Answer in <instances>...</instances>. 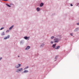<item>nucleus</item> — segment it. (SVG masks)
<instances>
[{"label":"nucleus","instance_id":"nucleus-4","mask_svg":"<svg viewBox=\"0 0 79 79\" xmlns=\"http://www.w3.org/2000/svg\"><path fill=\"white\" fill-rule=\"evenodd\" d=\"M19 66H16V68H19V67H20L21 66V64H18Z\"/></svg>","mask_w":79,"mask_h":79},{"label":"nucleus","instance_id":"nucleus-2","mask_svg":"<svg viewBox=\"0 0 79 79\" xmlns=\"http://www.w3.org/2000/svg\"><path fill=\"white\" fill-rule=\"evenodd\" d=\"M54 42H58V39L55 38L54 40Z\"/></svg>","mask_w":79,"mask_h":79},{"label":"nucleus","instance_id":"nucleus-7","mask_svg":"<svg viewBox=\"0 0 79 79\" xmlns=\"http://www.w3.org/2000/svg\"><path fill=\"white\" fill-rule=\"evenodd\" d=\"M60 47L59 46H58L56 47L55 49H58L59 48H60Z\"/></svg>","mask_w":79,"mask_h":79},{"label":"nucleus","instance_id":"nucleus-20","mask_svg":"<svg viewBox=\"0 0 79 79\" xmlns=\"http://www.w3.org/2000/svg\"><path fill=\"white\" fill-rule=\"evenodd\" d=\"M4 29V27H2V28H1L0 29V30H2V29Z\"/></svg>","mask_w":79,"mask_h":79},{"label":"nucleus","instance_id":"nucleus-23","mask_svg":"<svg viewBox=\"0 0 79 79\" xmlns=\"http://www.w3.org/2000/svg\"><path fill=\"white\" fill-rule=\"evenodd\" d=\"M51 44H53V41H51Z\"/></svg>","mask_w":79,"mask_h":79},{"label":"nucleus","instance_id":"nucleus-1","mask_svg":"<svg viewBox=\"0 0 79 79\" xmlns=\"http://www.w3.org/2000/svg\"><path fill=\"white\" fill-rule=\"evenodd\" d=\"M23 69L21 68L19 69H17V71H16V72H17V73H19V72H20V71H23Z\"/></svg>","mask_w":79,"mask_h":79},{"label":"nucleus","instance_id":"nucleus-19","mask_svg":"<svg viewBox=\"0 0 79 79\" xmlns=\"http://www.w3.org/2000/svg\"><path fill=\"white\" fill-rule=\"evenodd\" d=\"M54 36H52V37H51V39H53L54 38Z\"/></svg>","mask_w":79,"mask_h":79},{"label":"nucleus","instance_id":"nucleus-3","mask_svg":"<svg viewBox=\"0 0 79 79\" xmlns=\"http://www.w3.org/2000/svg\"><path fill=\"white\" fill-rule=\"evenodd\" d=\"M10 35H8L7 37H5L4 39H5L6 40L7 39H9L10 38Z\"/></svg>","mask_w":79,"mask_h":79},{"label":"nucleus","instance_id":"nucleus-15","mask_svg":"<svg viewBox=\"0 0 79 79\" xmlns=\"http://www.w3.org/2000/svg\"><path fill=\"white\" fill-rule=\"evenodd\" d=\"M57 57H58V56H56L55 58V60H55V61L56 60V59L57 58Z\"/></svg>","mask_w":79,"mask_h":79},{"label":"nucleus","instance_id":"nucleus-5","mask_svg":"<svg viewBox=\"0 0 79 79\" xmlns=\"http://www.w3.org/2000/svg\"><path fill=\"white\" fill-rule=\"evenodd\" d=\"M30 48H31V47L29 46H28L27 47V48L26 49V50H29V49Z\"/></svg>","mask_w":79,"mask_h":79},{"label":"nucleus","instance_id":"nucleus-11","mask_svg":"<svg viewBox=\"0 0 79 79\" xmlns=\"http://www.w3.org/2000/svg\"><path fill=\"white\" fill-rule=\"evenodd\" d=\"M37 11H40V9L39 8V7L37 8Z\"/></svg>","mask_w":79,"mask_h":79},{"label":"nucleus","instance_id":"nucleus-21","mask_svg":"<svg viewBox=\"0 0 79 79\" xmlns=\"http://www.w3.org/2000/svg\"><path fill=\"white\" fill-rule=\"evenodd\" d=\"M9 30H7L6 31V32H9Z\"/></svg>","mask_w":79,"mask_h":79},{"label":"nucleus","instance_id":"nucleus-26","mask_svg":"<svg viewBox=\"0 0 79 79\" xmlns=\"http://www.w3.org/2000/svg\"><path fill=\"white\" fill-rule=\"evenodd\" d=\"M70 5H71V6H73V4H71Z\"/></svg>","mask_w":79,"mask_h":79},{"label":"nucleus","instance_id":"nucleus-14","mask_svg":"<svg viewBox=\"0 0 79 79\" xmlns=\"http://www.w3.org/2000/svg\"><path fill=\"white\" fill-rule=\"evenodd\" d=\"M6 5H7V6H8V7H11V6L8 4H6Z\"/></svg>","mask_w":79,"mask_h":79},{"label":"nucleus","instance_id":"nucleus-10","mask_svg":"<svg viewBox=\"0 0 79 79\" xmlns=\"http://www.w3.org/2000/svg\"><path fill=\"white\" fill-rule=\"evenodd\" d=\"M28 71L27 70H24L23 71V73H28Z\"/></svg>","mask_w":79,"mask_h":79},{"label":"nucleus","instance_id":"nucleus-28","mask_svg":"<svg viewBox=\"0 0 79 79\" xmlns=\"http://www.w3.org/2000/svg\"><path fill=\"white\" fill-rule=\"evenodd\" d=\"M18 57H19V56H18Z\"/></svg>","mask_w":79,"mask_h":79},{"label":"nucleus","instance_id":"nucleus-8","mask_svg":"<svg viewBox=\"0 0 79 79\" xmlns=\"http://www.w3.org/2000/svg\"><path fill=\"white\" fill-rule=\"evenodd\" d=\"M43 5H44V3H41L40 4V6L41 7H42L43 6Z\"/></svg>","mask_w":79,"mask_h":79},{"label":"nucleus","instance_id":"nucleus-22","mask_svg":"<svg viewBox=\"0 0 79 79\" xmlns=\"http://www.w3.org/2000/svg\"><path fill=\"white\" fill-rule=\"evenodd\" d=\"M3 1H5V2H6L8 1V0H3Z\"/></svg>","mask_w":79,"mask_h":79},{"label":"nucleus","instance_id":"nucleus-16","mask_svg":"<svg viewBox=\"0 0 79 79\" xmlns=\"http://www.w3.org/2000/svg\"><path fill=\"white\" fill-rule=\"evenodd\" d=\"M24 39H26V40H27V37L25 36L24 37Z\"/></svg>","mask_w":79,"mask_h":79},{"label":"nucleus","instance_id":"nucleus-6","mask_svg":"<svg viewBox=\"0 0 79 79\" xmlns=\"http://www.w3.org/2000/svg\"><path fill=\"white\" fill-rule=\"evenodd\" d=\"M13 27H14V26L12 25L9 29V30H11L12 29V28H13Z\"/></svg>","mask_w":79,"mask_h":79},{"label":"nucleus","instance_id":"nucleus-9","mask_svg":"<svg viewBox=\"0 0 79 79\" xmlns=\"http://www.w3.org/2000/svg\"><path fill=\"white\" fill-rule=\"evenodd\" d=\"M55 47H56V44H53L52 45V47L54 48H55Z\"/></svg>","mask_w":79,"mask_h":79},{"label":"nucleus","instance_id":"nucleus-12","mask_svg":"<svg viewBox=\"0 0 79 79\" xmlns=\"http://www.w3.org/2000/svg\"><path fill=\"white\" fill-rule=\"evenodd\" d=\"M1 35H5V33H4V32H2V33Z\"/></svg>","mask_w":79,"mask_h":79},{"label":"nucleus","instance_id":"nucleus-13","mask_svg":"<svg viewBox=\"0 0 79 79\" xmlns=\"http://www.w3.org/2000/svg\"><path fill=\"white\" fill-rule=\"evenodd\" d=\"M44 45H45V44H42L40 46V47H44Z\"/></svg>","mask_w":79,"mask_h":79},{"label":"nucleus","instance_id":"nucleus-25","mask_svg":"<svg viewBox=\"0 0 79 79\" xmlns=\"http://www.w3.org/2000/svg\"><path fill=\"white\" fill-rule=\"evenodd\" d=\"M2 58L1 57L0 58V60H2Z\"/></svg>","mask_w":79,"mask_h":79},{"label":"nucleus","instance_id":"nucleus-18","mask_svg":"<svg viewBox=\"0 0 79 79\" xmlns=\"http://www.w3.org/2000/svg\"><path fill=\"white\" fill-rule=\"evenodd\" d=\"M28 68V67H25L24 69V70H25V69H27V68Z\"/></svg>","mask_w":79,"mask_h":79},{"label":"nucleus","instance_id":"nucleus-27","mask_svg":"<svg viewBox=\"0 0 79 79\" xmlns=\"http://www.w3.org/2000/svg\"><path fill=\"white\" fill-rule=\"evenodd\" d=\"M77 25H79V23H77Z\"/></svg>","mask_w":79,"mask_h":79},{"label":"nucleus","instance_id":"nucleus-24","mask_svg":"<svg viewBox=\"0 0 79 79\" xmlns=\"http://www.w3.org/2000/svg\"><path fill=\"white\" fill-rule=\"evenodd\" d=\"M70 35H72V36H73V34L71 33V34H70Z\"/></svg>","mask_w":79,"mask_h":79},{"label":"nucleus","instance_id":"nucleus-17","mask_svg":"<svg viewBox=\"0 0 79 79\" xmlns=\"http://www.w3.org/2000/svg\"><path fill=\"white\" fill-rule=\"evenodd\" d=\"M79 30V28H77L75 29L76 31H78V30Z\"/></svg>","mask_w":79,"mask_h":79}]
</instances>
